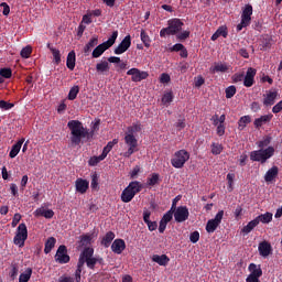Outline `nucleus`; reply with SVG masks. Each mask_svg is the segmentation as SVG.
Instances as JSON below:
<instances>
[{
  "mask_svg": "<svg viewBox=\"0 0 282 282\" xmlns=\"http://www.w3.org/2000/svg\"><path fill=\"white\" fill-rule=\"evenodd\" d=\"M100 261H102V258L100 259L94 258V248L91 247L84 248V250L79 254V259L77 262V269L75 271V281L80 282L82 280L80 274H83V268L85 263L87 268H89V270H94L96 268V263L98 262L100 263Z\"/></svg>",
  "mask_w": 282,
  "mask_h": 282,
  "instance_id": "1",
  "label": "nucleus"
},
{
  "mask_svg": "<svg viewBox=\"0 0 282 282\" xmlns=\"http://www.w3.org/2000/svg\"><path fill=\"white\" fill-rule=\"evenodd\" d=\"M67 127L70 131V145L72 147H79L80 142H83L84 138H91L89 133V129L83 127V122L78 120H70L67 123Z\"/></svg>",
  "mask_w": 282,
  "mask_h": 282,
  "instance_id": "2",
  "label": "nucleus"
},
{
  "mask_svg": "<svg viewBox=\"0 0 282 282\" xmlns=\"http://www.w3.org/2000/svg\"><path fill=\"white\" fill-rule=\"evenodd\" d=\"M182 28H184V22L182 20L174 18L167 21V28H163L160 31L161 39H166V36H175V34H180L182 32Z\"/></svg>",
  "mask_w": 282,
  "mask_h": 282,
  "instance_id": "3",
  "label": "nucleus"
},
{
  "mask_svg": "<svg viewBox=\"0 0 282 282\" xmlns=\"http://www.w3.org/2000/svg\"><path fill=\"white\" fill-rule=\"evenodd\" d=\"M142 191V183L139 181H132L121 193V202L123 204H129L132 202L133 197L138 195Z\"/></svg>",
  "mask_w": 282,
  "mask_h": 282,
  "instance_id": "4",
  "label": "nucleus"
},
{
  "mask_svg": "<svg viewBox=\"0 0 282 282\" xmlns=\"http://www.w3.org/2000/svg\"><path fill=\"white\" fill-rule=\"evenodd\" d=\"M274 155V147H268L267 149L254 150L250 152L251 162H260L265 164L270 158Z\"/></svg>",
  "mask_w": 282,
  "mask_h": 282,
  "instance_id": "5",
  "label": "nucleus"
},
{
  "mask_svg": "<svg viewBox=\"0 0 282 282\" xmlns=\"http://www.w3.org/2000/svg\"><path fill=\"white\" fill-rule=\"evenodd\" d=\"M118 39V31H113L111 36L108 39V41L97 45L94 51H93V58H100V56L102 54H105V52H107V50H109V47H113L116 41Z\"/></svg>",
  "mask_w": 282,
  "mask_h": 282,
  "instance_id": "6",
  "label": "nucleus"
},
{
  "mask_svg": "<svg viewBox=\"0 0 282 282\" xmlns=\"http://www.w3.org/2000/svg\"><path fill=\"white\" fill-rule=\"evenodd\" d=\"M187 160H191V153L186 150H178L173 154L171 164L174 169H184Z\"/></svg>",
  "mask_w": 282,
  "mask_h": 282,
  "instance_id": "7",
  "label": "nucleus"
},
{
  "mask_svg": "<svg viewBox=\"0 0 282 282\" xmlns=\"http://www.w3.org/2000/svg\"><path fill=\"white\" fill-rule=\"evenodd\" d=\"M25 241H28V225H25V223H21L17 228L13 243L14 246H19V248H23L25 246Z\"/></svg>",
  "mask_w": 282,
  "mask_h": 282,
  "instance_id": "8",
  "label": "nucleus"
},
{
  "mask_svg": "<svg viewBox=\"0 0 282 282\" xmlns=\"http://www.w3.org/2000/svg\"><path fill=\"white\" fill-rule=\"evenodd\" d=\"M191 217V213L188 212V207L186 206H178L175 207L174 210V219L176 224H184Z\"/></svg>",
  "mask_w": 282,
  "mask_h": 282,
  "instance_id": "9",
  "label": "nucleus"
},
{
  "mask_svg": "<svg viewBox=\"0 0 282 282\" xmlns=\"http://www.w3.org/2000/svg\"><path fill=\"white\" fill-rule=\"evenodd\" d=\"M221 219H224V210H219L214 219H209L206 224V231L210 234L215 232L217 228H219V224H221Z\"/></svg>",
  "mask_w": 282,
  "mask_h": 282,
  "instance_id": "10",
  "label": "nucleus"
},
{
  "mask_svg": "<svg viewBox=\"0 0 282 282\" xmlns=\"http://www.w3.org/2000/svg\"><path fill=\"white\" fill-rule=\"evenodd\" d=\"M127 75L132 76L131 77L132 83H140L141 80H147V78H149V73L144 70H140L138 68H130L127 72Z\"/></svg>",
  "mask_w": 282,
  "mask_h": 282,
  "instance_id": "11",
  "label": "nucleus"
},
{
  "mask_svg": "<svg viewBox=\"0 0 282 282\" xmlns=\"http://www.w3.org/2000/svg\"><path fill=\"white\" fill-rule=\"evenodd\" d=\"M69 254H67V247L65 245H61L56 251L55 261L64 264L69 263Z\"/></svg>",
  "mask_w": 282,
  "mask_h": 282,
  "instance_id": "12",
  "label": "nucleus"
},
{
  "mask_svg": "<svg viewBox=\"0 0 282 282\" xmlns=\"http://www.w3.org/2000/svg\"><path fill=\"white\" fill-rule=\"evenodd\" d=\"M131 47V35H126L120 44L115 48L113 53L117 55L124 54Z\"/></svg>",
  "mask_w": 282,
  "mask_h": 282,
  "instance_id": "13",
  "label": "nucleus"
},
{
  "mask_svg": "<svg viewBox=\"0 0 282 282\" xmlns=\"http://www.w3.org/2000/svg\"><path fill=\"white\" fill-rule=\"evenodd\" d=\"M254 76H257V69L249 67L243 77L245 87H252V85H254Z\"/></svg>",
  "mask_w": 282,
  "mask_h": 282,
  "instance_id": "14",
  "label": "nucleus"
},
{
  "mask_svg": "<svg viewBox=\"0 0 282 282\" xmlns=\"http://www.w3.org/2000/svg\"><path fill=\"white\" fill-rule=\"evenodd\" d=\"M143 221L148 226V230L153 232V230H158V221H151V212L149 209L143 210Z\"/></svg>",
  "mask_w": 282,
  "mask_h": 282,
  "instance_id": "15",
  "label": "nucleus"
},
{
  "mask_svg": "<svg viewBox=\"0 0 282 282\" xmlns=\"http://www.w3.org/2000/svg\"><path fill=\"white\" fill-rule=\"evenodd\" d=\"M127 249V243L122 239H116L113 240L111 245V250L115 252V254H122L124 250Z\"/></svg>",
  "mask_w": 282,
  "mask_h": 282,
  "instance_id": "16",
  "label": "nucleus"
},
{
  "mask_svg": "<svg viewBox=\"0 0 282 282\" xmlns=\"http://www.w3.org/2000/svg\"><path fill=\"white\" fill-rule=\"evenodd\" d=\"M75 188L77 193L85 195V193H87V191L89 189V181L84 178H77L75 181Z\"/></svg>",
  "mask_w": 282,
  "mask_h": 282,
  "instance_id": "17",
  "label": "nucleus"
},
{
  "mask_svg": "<svg viewBox=\"0 0 282 282\" xmlns=\"http://www.w3.org/2000/svg\"><path fill=\"white\" fill-rule=\"evenodd\" d=\"M258 250L260 257H270V254L272 253V245H270V242L268 241H262L259 243Z\"/></svg>",
  "mask_w": 282,
  "mask_h": 282,
  "instance_id": "18",
  "label": "nucleus"
},
{
  "mask_svg": "<svg viewBox=\"0 0 282 282\" xmlns=\"http://www.w3.org/2000/svg\"><path fill=\"white\" fill-rule=\"evenodd\" d=\"M241 21L242 23H249L250 25L252 21V4H246V7L242 10Z\"/></svg>",
  "mask_w": 282,
  "mask_h": 282,
  "instance_id": "19",
  "label": "nucleus"
},
{
  "mask_svg": "<svg viewBox=\"0 0 282 282\" xmlns=\"http://www.w3.org/2000/svg\"><path fill=\"white\" fill-rule=\"evenodd\" d=\"M210 74H226L228 72V64L226 63H215L214 66L209 68Z\"/></svg>",
  "mask_w": 282,
  "mask_h": 282,
  "instance_id": "20",
  "label": "nucleus"
},
{
  "mask_svg": "<svg viewBox=\"0 0 282 282\" xmlns=\"http://www.w3.org/2000/svg\"><path fill=\"white\" fill-rule=\"evenodd\" d=\"M274 118L273 115H263L253 121V126L256 129H259L260 127H263V124H268Z\"/></svg>",
  "mask_w": 282,
  "mask_h": 282,
  "instance_id": "21",
  "label": "nucleus"
},
{
  "mask_svg": "<svg viewBox=\"0 0 282 282\" xmlns=\"http://www.w3.org/2000/svg\"><path fill=\"white\" fill-rule=\"evenodd\" d=\"M276 96H279L276 91H269L263 99L264 107H272L276 100Z\"/></svg>",
  "mask_w": 282,
  "mask_h": 282,
  "instance_id": "22",
  "label": "nucleus"
},
{
  "mask_svg": "<svg viewBox=\"0 0 282 282\" xmlns=\"http://www.w3.org/2000/svg\"><path fill=\"white\" fill-rule=\"evenodd\" d=\"M23 142H25V139H21L15 144L12 145L11 151L9 153V156L11 159H14L17 158V155H19L21 148L23 147Z\"/></svg>",
  "mask_w": 282,
  "mask_h": 282,
  "instance_id": "23",
  "label": "nucleus"
},
{
  "mask_svg": "<svg viewBox=\"0 0 282 282\" xmlns=\"http://www.w3.org/2000/svg\"><path fill=\"white\" fill-rule=\"evenodd\" d=\"M66 66L70 69V72H74L76 67V52L70 51L66 57Z\"/></svg>",
  "mask_w": 282,
  "mask_h": 282,
  "instance_id": "24",
  "label": "nucleus"
},
{
  "mask_svg": "<svg viewBox=\"0 0 282 282\" xmlns=\"http://www.w3.org/2000/svg\"><path fill=\"white\" fill-rule=\"evenodd\" d=\"M152 261L154 263H158L159 265H169V261H171V259L166 254H162V256L154 254L152 257Z\"/></svg>",
  "mask_w": 282,
  "mask_h": 282,
  "instance_id": "25",
  "label": "nucleus"
},
{
  "mask_svg": "<svg viewBox=\"0 0 282 282\" xmlns=\"http://www.w3.org/2000/svg\"><path fill=\"white\" fill-rule=\"evenodd\" d=\"M113 239H116V234H113V231H108L101 239V246H104V248H109Z\"/></svg>",
  "mask_w": 282,
  "mask_h": 282,
  "instance_id": "26",
  "label": "nucleus"
},
{
  "mask_svg": "<svg viewBox=\"0 0 282 282\" xmlns=\"http://www.w3.org/2000/svg\"><path fill=\"white\" fill-rule=\"evenodd\" d=\"M257 226H259V220H257V218H254L253 220L249 221L241 229V232H243V235H250V232H252L254 230V228H257Z\"/></svg>",
  "mask_w": 282,
  "mask_h": 282,
  "instance_id": "27",
  "label": "nucleus"
},
{
  "mask_svg": "<svg viewBox=\"0 0 282 282\" xmlns=\"http://www.w3.org/2000/svg\"><path fill=\"white\" fill-rule=\"evenodd\" d=\"M279 175V167L278 166H272L270 170L264 175V181L265 182H273L274 178Z\"/></svg>",
  "mask_w": 282,
  "mask_h": 282,
  "instance_id": "28",
  "label": "nucleus"
},
{
  "mask_svg": "<svg viewBox=\"0 0 282 282\" xmlns=\"http://www.w3.org/2000/svg\"><path fill=\"white\" fill-rule=\"evenodd\" d=\"M35 215L36 217H45V219H52V217H54V210L37 208L35 210Z\"/></svg>",
  "mask_w": 282,
  "mask_h": 282,
  "instance_id": "29",
  "label": "nucleus"
},
{
  "mask_svg": "<svg viewBox=\"0 0 282 282\" xmlns=\"http://www.w3.org/2000/svg\"><path fill=\"white\" fill-rule=\"evenodd\" d=\"M272 213L267 212L264 214L257 216L256 221H258V224H270V221H272Z\"/></svg>",
  "mask_w": 282,
  "mask_h": 282,
  "instance_id": "30",
  "label": "nucleus"
},
{
  "mask_svg": "<svg viewBox=\"0 0 282 282\" xmlns=\"http://www.w3.org/2000/svg\"><path fill=\"white\" fill-rule=\"evenodd\" d=\"M56 246V238L48 237L44 245V253L50 254L52 252V249Z\"/></svg>",
  "mask_w": 282,
  "mask_h": 282,
  "instance_id": "31",
  "label": "nucleus"
},
{
  "mask_svg": "<svg viewBox=\"0 0 282 282\" xmlns=\"http://www.w3.org/2000/svg\"><path fill=\"white\" fill-rule=\"evenodd\" d=\"M250 122H252V117H250L249 115L247 116H242L239 121H238V129L239 131H243V129L250 124Z\"/></svg>",
  "mask_w": 282,
  "mask_h": 282,
  "instance_id": "32",
  "label": "nucleus"
},
{
  "mask_svg": "<svg viewBox=\"0 0 282 282\" xmlns=\"http://www.w3.org/2000/svg\"><path fill=\"white\" fill-rule=\"evenodd\" d=\"M98 45V36H94L89 40V42L84 46V54H89L94 47Z\"/></svg>",
  "mask_w": 282,
  "mask_h": 282,
  "instance_id": "33",
  "label": "nucleus"
},
{
  "mask_svg": "<svg viewBox=\"0 0 282 282\" xmlns=\"http://www.w3.org/2000/svg\"><path fill=\"white\" fill-rule=\"evenodd\" d=\"M248 269H249V272H251L250 273L251 275L258 276L259 279L263 276V270H261V267H257V264L250 263Z\"/></svg>",
  "mask_w": 282,
  "mask_h": 282,
  "instance_id": "34",
  "label": "nucleus"
},
{
  "mask_svg": "<svg viewBox=\"0 0 282 282\" xmlns=\"http://www.w3.org/2000/svg\"><path fill=\"white\" fill-rule=\"evenodd\" d=\"M124 142L130 148H137L138 147V139H135V135L131 134L130 132L126 134Z\"/></svg>",
  "mask_w": 282,
  "mask_h": 282,
  "instance_id": "35",
  "label": "nucleus"
},
{
  "mask_svg": "<svg viewBox=\"0 0 282 282\" xmlns=\"http://www.w3.org/2000/svg\"><path fill=\"white\" fill-rule=\"evenodd\" d=\"M116 144H118V139H113L112 141L108 142L102 150V153H101L102 158H107V155L111 153V150L113 149V147H116Z\"/></svg>",
  "mask_w": 282,
  "mask_h": 282,
  "instance_id": "36",
  "label": "nucleus"
},
{
  "mask_svg": "<svg viewBox=\"0 0 282 282\" xmlns=\"http://www.w3.org/2000/svg\"><path fill=\"white\" fill-rule=\"evenodd\" d=\"M47 47H48L50 52H52V55H53V58H54V63L56 65H61V51H58L57 48H54L50 44H47Z\"/></svg>",
  "mask_w": 282,
  "mask_h": 282,
  "instance_id": "37",
  "label": "nucleus"
},
{
  "mask_svg": "<svg viewBox=\"0 0 282 282\" xmlns=\"http://www.w3.org/2000/svg\"><path fill=\"white\" fill-rule=\"evenodd\" d=\"M175 213V203L172 204L170 210H167L163 217L161 218L162 221H165L169 224V221H171L173 219V215Z\"/></svg>",
  "mask_w": 282,
  "mask_h": 282,
  "instance_id": "38",
  "label": "nucleus"
},
{
  "mask_svg": "<svg viewBox=\"0 0 282 282\" xmlns=\"http://www.w3.org/2000/svg\"><path fill=\"white\" fill-rule=\"evenodd\" d=\"M96 70L99 74H105V72H109V62L101 61L100 63H97Z\"/></svg>",
  "mask_w": 282,
  "mask_h": 282,
  "instance_id": "39",
  "label": "nucleus"
},
{
  "mask_svg": "<svg viewBox=\"0 0 282 282\" xmlns=\"http://www.w3.org/2000/svg\"><path fill=\"white\" fill-rule=\"evenodd\" d=\"M175 96L173 95V91H167L163 94V97L161 99L162 105H171L173 102V99Z\"/></svg>",
  "mask_w": 282,
  "mask_h": 282,
  "instance_id": "40",
  "label": "nucleus"
},
{
  "mask_svg": "<svg viewBox=\"0 0 282 282\" xmlns=\"http://www.w3.org/2000/svg\"><path fill=\"white\" fill-rule=\"evenodd\" d=\"M32 278V268H28L25 272L20 274L19 282H28Z\"/></svg>",
  "mask_w": 282,
  "mask_h": 282,
  "instance_id": "41",
  "label": "nucleus"
},
{
  "mask_svg": "<svg viewBox=\"0 0 282 282\" xmlns=\"http://www.w3.org/2000/svg\"><path fill=\"white\" fill-rule=\"evenodd\" d=\"M79 93H80V87L79 86H73L69 89V93H68V100H76Z\"/></svg>",
  "mask_w": 282,
  "mask_h": 282,
  "instance_id": "42",
  "label": "nucleus"
},
{
  "mask_svg": "<svg viewBox=\"0 0 282 282\" xmlns=\"http://www.w3.org/2000/svg\"><path fill=\"white\" fill-rule=\"evenodd\" d=\"M140 36L143 45L145 47H151V37L149 36V34H147V31L141 30Z\"/></svg>",
  "mask_w": 282,
  "mask_h": 282,
  "instance_id": "43",
  "label": "nucleus"
},
{
  "mask_svg": "<svg viewBox=\"0 0 282 282\" xmlns=\"http://www.w3.org/2000/svg\"><path fill=\"white\" fill-rule=\"evenodd\" d=\"M270 142H272V137H264L263 140L257 142L258 149H265L270 147Z\"/></svg>",
  "mask_w": 282,
  "mask_h": 282,
  "instance_id": "44",
  "label": "nucleus"
},
{
  "mask_svg": "<svg viewBox=\"0 0 282 282\" xmlns=\"http://www.w3.org/2000/svg\"><path fill=\"white\" fill-rule=\"evenodd\" d=\"M106 158L102 156V154H100L99 156H93L89 159L88 164L89 166H98V164H100V162H102V160H105Z\"/></svg>",
  "mask_w": 282,
  "mask_h": 282,
  "instance_id": "45",
  "label": "nucleus"
},
{
  "mask_svg": "<svg viewBox=\"0 0 282 282\" xmlns=\"http://www.w3.org/2000/svg\"><path fill=\"white\" fill-rule=\"evenodd\" d=\"M142 131V124L138 121L128 128V132L133 135V133H140Z\"/></svg>",
  "mask_w": 282,
  "mask_h": 282,
  "instance_id": "46",
  "label": "nucleus"
},
{
  "mask_svg": "<svg viewBox=\"0 0 282 282\" xmlns=\"http://www.w3.org/2000/svg\"><path fill=\"white\" fill-rule=\"evenodd\" d=\"M221 151H224V145L220 143H212L213 155H220Z\"/></svg>",
  "mask_w": 282,
  "mask_h": 282,
  "instance_id": "47",
  "label": "nucleus"
},
{
  "mask_svg": "<svg viewBox=\"0 0 282 282\" xmlns=\"http://www.w3.org/2000/svg\"><path fill=\"white\" fill-rule=\"evenodd\" d=\"M20 56L22 58H30L32 56V46H25L21 50Z\"/></svg>",
  "mask_w": 282,
  "mask_h": 282,
  "instance_id": "48",
  "label": "nucleus"
},
{
  "mask_svg": "<svg viewBox=\"0 0 282 282\" xmlns=\"http://www.w3.org/2000/svg\"><path fill=\"white\" fill-rule=\"evenodd\" d=\"M160 182V174L153 173L150 178H148V186H155Z\"/></svg>",
  "mask_w": 282,
  "mask_h": 282,
  "instance_id": "49",
  "label": "nucleus"
},
{
  "mask_svg": "<svg viewBox=\"0 0 282 282\" xmlns=\"http://www.w3.org/2000/svg\"><path fill=\"white\" fill-rule=\"evenodd\" d=\"M91 235L89 234H85L80 236V243L82 246H89V243H91Z\"/></svg>",
  "mask_w": 282,
  "mask_h": 282,
  "instance_id": "50",
  "label": "nucleus"
},
{
  "mask_svg": "<svg viewBox=\"0 0 282 282\" xmlns=\"http://www.w3.org/2000/svg\"><path fill=\"white\" fill-rule=\"evenodd\" d=\"M226 98H232L235 94H237V87L235 86H229L225 90Z\"/></svg>",
  "mask_w": 282,
  "mask_h": 282,
  "instance_id": "51",
  "label": "nucleus"
},
{
  "mask_svg": "<svg viewBox=\"0 0 282 282\" xmlns=\"http://www.w3.org/2000/svg\"><path fill=\"white\" fill-rule=\"evenodd\" d=\"M14 107V104L8 102L6 100H0V109H3L4 111H10Z\"/></svg>",
  "mask_w": 282,
  "mask_h": 282,
  "instance_id": "52",
  "label": "nucleus"
},
{
  "mask_svg": "<svg viewBox=\"0 0 282 282\" xmlns=\"http://www.w3.org/2000/svg\"><path fill=\"white\" fill-rule=\"evenodd\" d=\"M0 76L3 78H12V68H1Z\"/></svg>",
  "mask_w": 282,
  "mask_h": 282,
  "instance_id": "53",
  "label": "nucleus"
},
{
  "mask_svg": "<svg viewBox=\"0 0 282 282\" xmlns=\"http://www.w3.org/2000/svg\"><path fill=\"white\" fill-rule=\"evenodd\" d=\"M188 36H191V31H183V32L176 34L177 41H186V39H188Z\"/></svg>",
  "mask_w": 282,
  "mask_h": 282,
  "instance_id": "54",
  "label": "nucleus"
},
{
  "mask_svg": "<svg viewBox=\"0 0 282 282\" xmlns=\"http://www.w3.org/2000/svg\"><path fill=\"white\" fill-rule=\"evenodd\" d=\"M216 32L218 33V36H223V39L228 37V28L226 26H219Z\"/></svg>",
  "mask_w": 282,
  "mask_h": 282,
  "instance_id": "55",
  "label": "nucleus"
},
{
  "mask_svg": "<svg viewBox=\"0 0 282 282\" xmlns=\"http://www.w3.org/2000/svg\"><path fill=\"white\" fill-rule=\"evenodd\" d=\"M90 186L93 191H96V188H98V174L96 172L91 175Z\"/></svg>",
  "mask_w": 282,
  "mask_h": 282,
  "instance_id": "56",
  "label": "nucleus"
},
{
  "mask_svg": "<svg viewBox=\"0 0 282 282\" xmlns=\"http://www.w3.org/2000/svg\"><path fill=\"white\" fill-rule=\"evenodd\" d=\"M21 219H22L21 214H19V213L14 214V216L12 218V223H11L12 228H17V226H19V221H21Z\"/></svg>",
  "mask_w": 282,
  "mask_h": 282,
  "instance_id": "57",
  "label": "nucleus"
},
{
  "mask_svg": "<svg viewBox=\"0 0 282 282\" xmlns=\"http://www.w3.org/2000/svg\"><path fill=\"white\" fill-rule=\"evenodd\" d=\"M260 50L264 52V50H270V39H263L260 43Z\"/></svg>",
  "mask_w": 282,
  "mask_h": 282,
  "instance_id": "58",
  "label": "nucleus"
},
{
  "mask_svg": "<svg viewBox=\"0 0 282 282\" xmlns=\"http://www.w3.org/2000/svg\"><path fill=\"white\" fill-rule=\"evenodd\" d=\"M245 78L243 73H236L235 75H232L231 80L232 83H241Z\"/></svg>",
  "mask_w": 282,
  "mask_h": 282,
  "instance_id": "59",
  "label": "nucleus"
},
{
  "mask_svg": "<svg viewBox=\"0 0 282 282\" xmlns=\"http://www.w3.org/2000/svg\"><path fill=\"white\" fill-rule=\"evenodd\" d=\"M250 109H251V111H253V113H257V112L261 111V104H259V101H253L250 105Z\"/></svg>",
  "mask_w": 282,
  "mask_h": 282,
  "instance_id": "60",
  "label": "nucleus"
},
{
  "mask_svg": "<svg viewBox=\"0 0 282 282\" xmlns=\"http://www.w3.org/2000/svg\"><path fill=\"white\" fill-rule=\"evenodd\" d=\"M139 174H140V165H135L130 172V178L135 180V177H138Z\"/></svg>",
  "mask_w": 282,
  "mask_h": 282,
  "instance_id": "61",
  "label": "nucleus"
},
{
  "mask_svg": "<svg viewBox=\"0 0 282 282\" xmlns=\"http://www.w3.org/2000/svg\"><path fill=\"white\" fill-rule=\"evenodd\" d=\"M189 241L192 243H197L199 241V231H194L189 235Z\"/></svg>",
  "mask_w": 282,
  "mask_h": 282,
  "instance_id": "62",
  "label": "nucleus"
},
{
  "mask_svg": "<svg viewBox=\"0 0 282 282\" xmlns=\"http://www.w3.org/2000/svg\"><path fill=\"white\" fill-rule=\"evenodd\" d=\"M76 278H72L69 275H62L58 278V282H75Z\"/></svg>",
  "mask_w": 282,
  "mask_h": 282,
  "instance_id": "63",
  "label": "nucleus"
},
{
  "mask_svg": "<svg viewBox=\"0 0 282 282\" xmlns=\"http://www.w3.org/2000/svg\"><path fill=\"white\" fill-rule=\"evenodd\" d=\"M282 111V100L279 101L275 106H273L272 108V112L273 113H281Z\"/></svg>",
  "mask_w": 282,
  "mask_h": 282,
  "instance_id": "64",
  "label": "nucleus"
}]
</instances>
